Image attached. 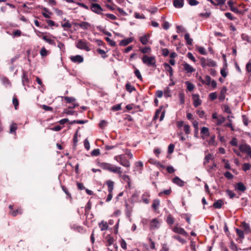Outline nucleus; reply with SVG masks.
<instances>
[{"instance_id": "obj_45", "label": "nucleus", "mask_w": 251, "mask_h": 251, "mask_svg": "<svg viewBox=\"0 0 251 251\" xmlns=\"http://www.w3.org/2000/svg\"><path fill=\"white\" fill-rule=\"evenodd\" d=\"M197 50L201 54L206 55L207 52L204 48L201 46H196Z\"/></svg>"}, {"instance_id": "obj_52", "label": "nucleus", "mask_w": 251, "mask_h": 251, "mask_svg": "<svg viewBox=\"0 0 251 251\" xmlns=\"http://www.w3.org/2000/svg\"><path fill=\"white\" fill-rule=\"evenodd\" d=\"M11 35L13 36V37H18L21 36L22 32L19 29H17L13 32Z\"/></svg>"}, {"instance_id": "obj_27", "label": "nucleus", "mask_w": 251, "mask_h": 251, "mask_svg": "<svg viewBox=\"0 0 251 251\" xmlns=\"http://www.w3.org/2000/svg\"><path fill=\"white\" fill-rule=\"evenodd\" d=\"M160 204V200L158 199H155L153 201L151 205V207L153 209L154 212H157Z\"/></svg>"}, {"instance_id": "obj_63", "label": "nucleus", "mask_w": 251, "mask_h": 251, "mask_svg": "<svg viewBox=\"0 0 251 251\" xmlns=\"http://www.w3.org/2000/svg\"><path fill=\"white\" fill-rule=\"evenodd\" d=\"M230 244L229 246L230 248L234 251H237V247L236 245L234 243V242L233 241V240H231L230 241Z\"/></svg>"}, {"instance_id": "obj_48", "label": "nucleus", "mask_w": 251, "mask_h": 251, "mask_svg": "<svg viewBox=\"0 0 251 251\" xmlns=\"http://www.w3.org/2000/svg\"><path fill=\"white\" fill-rule=\"evenodd\" d=\"M185 83L187 86V89L189 91L191 92L193 90V89L195 88V86L193 83L188 81H186Z\"/></svg>"}, {"instance_id": "obj_47", "label": "nucleus", "mask_w": 251, "mask_h": 251, "mask_svg": "<svg viewBox=\"0 0 251 251\" xmlns=\"http://www.w3.org/2000/svg\"><path fill=\"white\" fill-rule=\"evenodd\" d=\"M213 157L211 154L209 153L207 155H206L204 157V160L203 164L204 165H206L209 162L210 160H212Z\"/></svg>"}, {"instance_id": "obj_50", "label": "nucleus", "mask_w": 251, "mask_h": 251, "mask_svg": "<svg viewBox=\"0 0 251 251\" xmlns=\"http://www.w3.org/2000/svg\"><path fill=\"white\" fill-rule=\"evenodd\" d=\"M63 98L68 103H73L75 100V98L74 97H64Z\"/></svg>"}, {"instance_id": "obj_61", "label": "nucleus", "mask_w": 251, "mask_h": 251, "mask_svg": "<svg viewBox=\"0 0 251 251\" xmlns=\"http://www.w3.org/2000/svg\"><path fill=\"white\" fill-rule=\"evenodd\" d=\"M192 123L195 131L198 132L199 130V122L196 120H193L192 121Z\"/></svg>"}, {"instance_id": "obj_28", "label": "nucleus", "mask_w": 251, "mask_h": 251, "mask_svg": "<svg viewBox=\"0 0 251 251\" xmlns=\"http://www.w3.org/2000/svg\"><path fill=\"white\" fill-rule=\"evenodd\" d=\"M149 39L150 35L147 34L144 36H141L139 38V40L143 45H146L149 42Z\"/></svg>"}, {"instance_id": "obj_26", "label": "nucleus", "mask_w": 251, "mask_h": 251, "mask_svg": "<svg viewBox=\"0 0 251 251\" xmlns=\"http://www.w3.org/2000/svg\"><path fill=\"white\" fill-rule=\"evenodd\" d=\"M235 231L237 236L239 238V239H237V241H238L239 243H242V240L244 238V231L238 228H235Z\"/></svg>"}, {"instance_id": "obj_9", "label": "nucleus", "mask_w": 251, "mask_h": 251, "mask_svg": "<svg viewBox=\"0 0 251 251\" xmlns=\"http://www.w3.org/2000/svg\"><path fill=\"white\" fill-rule=\"evenodd\" d=\"M212 118L213 120H216L215 124L217 126L221 125L225 121L226 118L222 115H218L216 112L212 114Z\"/></svg>"}, {"instance_id": "obj_6", "label": "nucleus", "mask_w": 251, "mask_h": 251, "mask_svg": "<svg viewBox=\"0 0 251 251\" xmlns=\"http://www.w3.org/2000/svg\"><path fill=\"white\" fill-rule=\"evenodd\" d=\"M201 65L202 67H215L216 66V63L214 60L211 59H205L202 57L200 60Z\"/></svg>"}, {"instance_id": "obj_40", "label": "nucleus", "mask_w": 251, "mask_h": 251, "mask_svg": "<svg viewBox=\"0 0 251 251\" xmlns=\"http://www.w3.org/2000/svg\"><path fill=\"white\" fill-rule=\"evenodd\" d=\"M184 39L186 42V44L188 45H192L193 42V39L190 38L189 33H187L184 35Z\"/></svg>"}, {"instance_id": "obj_55", "label": "nucleus", "mask_w": 251, "mask_h": 251, "mask_svg": "<svg viewBox=\"0 0 251 251\" xmlns=\"http://www.w3.org/2000/svg\"><path fill=\"white\" fill-rule=\"evenodd\" d=\"M49 53V51L46 49L45 47L42 48L40 50V54L41 55L44 57L48 55Z\"/></svg>"}, {"instance_id": "obj_18", "label": "nucleus", "mask_w": 251, "mask_h": 251, "mask_svg": "<svg viewBox=\"0 0 251 251\" xmlns=\"http://www.w3.org/2000/svg\"><path fill=\"white\" fill-rule=\"evenodd\" d=\"M41 13L42 15L46 18H51L53 13L47 8L43 7L41 8Z\"/></svg>"}, {"instance_id": "obj_2", "label": "nucleus", "mask_w": 251, "mask_h": 251, "mask_svg": "<svg viewBox=\"0 0 251 251\" xmlns=\"http://www.w3.org/2000/svg\"><path fill=\"white\" fill-rule=\"evenodd\" d=\"M100 166L104 170H108L114 173L122 174L121 168L113 164L103 162L100 164Z\"/></svg>"}, {"instance_id": "obj_42", "label": "nucleus", "mask_w": 251, "mask_h": 251, "mask_svg": "<svg viewBox=\"0 0 251 251\" xmlns=\"http://www.w3.org/2000/svg\"><path fill=\"white\" fill-rule=\"evenodd\" d=\"M138 108V107L135 106L133 104H130L126 105V110H133V111L132 112V113H134L136 111H137V109Z\"/></svg>"}, {"instance_id": "obj_37", "label": "nucleus", "mask_w": 251, "mask_h": 251, "mask_svg": "<svg viewBox=\"0 0 251 251\" xmlns=\"http://www.w3.org/2000/svg\"><path fill=\"white\" fill-rule=\"evenodd\" d=\"M102 16L105 17V19L107 20H115L117 17L115 15L112 14H102Z\"/></svg>"}, {"instance_id": "obj_43", "label": "nucleus", "mask_w": 251, "mask_h": 251, "mask_svg": "<svg viewBox=\"0 0 251 251\" xmlns=\"http://www.w3.org/2000/svg\"><path fill=\"white\" fill-rule=\"evenodd\" d=\"M201 134H204L206 137H208L210 135L209 129L206 127H202L201 128Z\"/></svg>"}, {"instance_id": "obj_56", "label": "nucleus", "mask_w": 251, "mask_h": 251, "mask_svg": "<svg viewBox=\"0 0 251 251\" xmlns=\"http://www.w3.org/2000/svg\"><path fill=\"white\" fill-rule=\"evenodd\" d=\"M183 130L186 134H189L191 132L190 126L187 124L184 125Z\"/></svg>"}, {"instance_id": "obj_11", "label": "nucleus", "mask_w": 251, "mask_h": 251, "mask_svg": "<svg viewBox=\"0 0 251 251\" xmlns=\"http://www.w3.org/2000/svg\"><path fill=\"white\" fill-rule=\"evenodd\" d=\"M172 229L173 231L176 233L181 234L185 237L188 236L187 232L183 228L179 227L178 226V224H176V225L173 227Z\"/></svg>"}, {"instance_id": "obj_21", "label": "nucleus", "mask_w": 251, "mask_h": 251, "mask_svg": "<svg viewBox=\"0 0 251 251\" xmlns=\"http://www.w3.org/2000/svg\"><path fill=\"white\" fill-rule=\"evenodd\" d=\"M115 160L123 166H126V156L125 154H121L115 156Z\"/></svg>"}, {"instance_id": "obj_57", "label": "nucleus", "mask_w": 251, "mask_h": 251, "mask_svg": "<svg viewBox=\"0 0 251 251\" xmlns=\"http://www.w3.org/2000/svg\"><path fill=\"white\" fill-rule=\"evenodd\" d=\"M12 102L15 109H17L19 106V100L16 96H14Z\"/></svg>"}, {"instance_id": "obj_49", "label": "nucleus", "mask_w": 251, "mask_h": 251, "mask_svg": "<svg viewBox=\"0 0 251 251\" xmlns=\"http://www.w3.org/2000/svg\"><path fill=\"white\" fill-rule=\"evenodd\" d=\"M173 238L179 241L181 244H183L186 243V240L182 238L179 235H175L173 236Z\"/></svg>"}, {"instance_id": "obj_33", "label": "nucleus", "mask_w": 251, "mask_h": 251, "mask_svg": "<svg viewBox=\"0 0 251 251\" xmlns=\"http://www.w3.org/2000/svg\"><path fill=\"white\" fill-rule=\"evenodd\" d=\"M173 4L176 8H181L184 4V0H173Z\"/></svg>"}, {"instance_id": "obj_46", "label": "nucleus", "mask_w": 251, "mask_h": 251, "mask_svg": "<svg viewBox=\"0 0 251 251\" xmlns=\"http://www.w3.org/2000/svg\"><path fill=\"white\" fill-rule=\"evenodd\" d=\"M166 222L169 225H172L174 223V219L172 215L169 214L167 216Z\"/></svg>"}, {"instance_id": "obj_23", "label": "nucleus", "mask_w": 251, "mask_h": 251, "mask_svg": "<svg viewBox=\"0 0 251 251\" xmlns=\"http://www.w3.org/2000/svg\"><path fill=\"white\" fill-rule=\"evenodd\" d=\"M61 25L64 30H68L72 27V24L70 23L69 20L66 18L61 23Z\"/></svg>"}, {"instance_id": "obj_53", "label": "nucleus", "mask_w": 251, "mask_h": 251, "mask_svg": "<svg viewBox=\"0 0 251 251\" xmlns=\"http://www.w3.org/2000/svg\"><path fill=\"white\" fill-rule=\"evenodd\" d=\"M215 138V135H212L210 137V139L208 141V143L209 145L216 146Z\"/></svg>"}, {"instance_id": "obj_38", "label": "nucleus", "mask_w": 251, "mask_h": 251, "mask_svg": "<svg viewBox=\"0 0 251 251\" xmlns=\"http://www.w3.org/2000/svg\"><path fill=\"white\" fill-rule=\"evenodd\" d=\"M99 227L101 230H106L108 227V226L106 222H104L103 221H101L99 225Z\"/></svg>"}, {"instance_id": "obj_3", "label": "nucleus", "mask_w": 251, "mask_h": 251, "mask_svg": "<svg viewBox=\"0 0 251 251\" xmlns=\"http://www.w3.org/2000/svg\"><path fill=\"white\" fill-rule=\"evenodd\" d=\"M143 63L150 67H156V59L155 56H149L147 55H144L141 58Z\"/></svg>"}, {"instance_id": "obj_13", "label": "nucleus", "mask_w": 251, "mask_h": 251, "mask_svg": "<svg viewBox=\"0 0 251 251\" xmlns=\"http://www.w3.org/2000/svg\"><path fill=\"white\" fill-rule=\"evenodd\" d=\"M210 83L213 88H215L217 87V83L215 80H213L211 81V78L209 75L205 76L203 84L209 86Z\"/></svg>"}, {"instance_id": "obj_14", "label": "nucleus", "mask_w": 251, "mask_h": 251, "mask_svg": "<svg viewBox=\"0 0 251 251\" xmlns=\"http://www.w3.org/2000/svg\"><path fill=\"white\" fill-rule=\"evenodd\" d=\"M160 226V222L157 219L155 218L150 221L149 227L151 230H154L158 228Z\"/></svg>"}, {"instance_id": "obj_10", "label": "nucleus", "mask_w": 251, "mask_h": 251, "mask_svg": "<svg viewBox=\"0 0 251 251\" xmlns=\"http://www.w3.org/2000/svg\"><path fill=\"white\" fill-rule=\"evenodd\" d=\"M90 9L94 13L102 15V8L99 4L92 3L90 5Z\"/></svg>"}, {"instance_id": "obj_35", "label": "nucleus", "mask_w": 251, "mask_h": 251, "mask_svg": "<svg viewBox=\"0 0 251 251\" xmlns=\"http://www.w3.org/2000/svg\"><path fill=\"white\" fill-rule=\"evenodd\" d=\"M150 197V194L149 192L144 193L142 196V201L146 204L149 203V198Z\"/></svg>"}, {"instance_id": "obj_30", "label": "nucleus", "mask_w": 251, "mask_h": 251, "mask_svg": "<svg viewBox=\"0 0 251 251\" xmlns=\"http://www.w3.org/2000/svg\"><path fill=\"white\" fill-rule=\"evenodd\" d=\"M241 226L244 229L246 234H249L251 232V229L249 225L245 222H243L241 223Z\"/></svg>"}, {"instance_id": "obj_31", "label": "nucleus", "mask_w": 251, "mask_h": 251, "mask_svg": "<svg viewBox=\"0 0 251 251\" xmlns=\"http://www.w3.org/2000/svg\"><path fill=\"white\" fill-rule=\"evenodd\" d=\"M227 4H228V5L229 6V8L230 9L236 13H239V10L238 9V8L236 7H234L233 6V4H234V2L232 0H229L227 2Z\"/></svg>"}, {"instance_id": "obj_25", "label": "nucleus", "mask_w": 251, "mask_h": 251, "mask_svg": "<svg viewBox=\"0 0 251 251\" xmlns=\"http://www.w3.org/2000/svg\"><path fill=\"white\" fill-rule=\"evenodd\" d=\"M161 110H162V107H160L159 109H157L156 111L155 115L154 116V120H156L158 118L159 115L160 113H161V114L160 117V121H161L163 119V118L164 117L165 111V110H163L162 112H161Z\"/></svg>"}, {"instance_id": "obj_19", "label": "nucleus", "mask_w": 251, "mask_h": 251, "mask_svg": "<svg viewBox=\"0 0 251 251\" xmlns=\"http://www.w3.org/2000/svg\"><path fill=\"white\" fill-rule=\"evenodd\" d=\"M69 58L73 62L77 64L82 63L84 60L83 57L80 55L71 56Z\"/></svg>"}, {"instance_id": "obj_54", "label": "nucleus", "mask_w": 251, "mask_h": 251, "mask_svg": "<svg viewBox=\"0 0 251 251\" xmlns=\"http://www.w3.org/2000/svg\"><path fill=\"white\" fill-rule=\"evenodd\" d=\"M46 23L48 24V26L50 27L55 26L58 27L59 25L58 24H56L55 22L51 20H46Z\"/></svg>"}, {"instance_id": "obj_34", "label": "nucleus", "mask_w": 251, "mask_h": 251, "mask_svg": "<svg viewBox=\"0 0 251 251\" xmlns=\"http://www.w3.org/2000/svg\"><path fill=\"white\" fill-rule=\"evenodd\" d=\"M235 188V189L241 192H244L246 190V187L242 182L237 183L236 184Z\"/></svg>"}, {"instance_id": "obj_58", "label": "nucleus", "mask_w": 251, "mask_h": 251, "mask_svg": "<svg viewBox=\"0 0 251 251\" xmlns=\"http://www.w3.org/2000/svg\"><path fill=\"white\" fill-rule=\"evenodd\" d=\"M17 124H15V123H13L10 126V133H15L16 132V130H17Z\"/></svg>"}, {"instance_id": "obj_59", "label": "nucleus", "mask_w": 251, "mask_h": 251, "mask_svg": "<svg viewBox=\"0 0 251 251\" xmlns=\"http://www.w3.org/2000/svg\"><path fill=\"white\" fill-rule=\"evenodd\" d=\"M172 192V190L171 189H168V190H165L162 192H161L159 193L158 195L160 196V197H161L162 196L163 194H165L166 195H170L171 194Z\"/></svg>"}, {"instance_id": "obj_39", "label": "nucleus", "mask_w": 251, "mask_h": 251, "mask_svg": "<svg viewBox=\"0 0 251 251\" xmlns=\"http://www.w3.org/2000/svg\"><path fill=\"white\" fill-rule=\"evenodd\" d=\"M224 204V202L222 200H219L215 201L213 203V207L215 208H220L222 207V205Z\"/></svg>"}, {"instance_id": "obj_29", "label": "nucleus", "mask_w": 251, "mask_h": 251, "mask_svg": "<svg viewBox=\"0 0 251 251\" xmlns=\"http://www.w3.org/2000/svg\"><path fill=\"white\" fill-rule=\"evenodd\" d=\"M173 182L179 186L182 187L185 182L178 176H176L173 179Z\"/></svg>"}, {"instance_id": "obj_44", "label": "nucleus", "mask_w": 251, "mask_h": 251, "mask_svg": "<svg viewBox=\"0 0 251 251\" xmlns=\"http://www.w3.org/2000/svg\"><path fill=\"white\" fill-rule=\"evenodd\" d=\"M61 188H62V190L64 192V193L67 195V198L69 199V200H72V196H71V194H70V193L68 191V189H67V188H66L65 186L64 185H62L61 186Z\"/></svg>"}, {"instance_id": "obj_20", "label": "nucleus", "mask_w": 251, "mask_h": 251, "mask_svg": "<svg viewBox=\"0 0 251 251\" xmlns=\"http://www.w3.org/2000/svg\"><path fill=\"white\" fill-rule=\"evenodd\" d=\"M192 100L193 101V105L195 107L201 105V100L200 99L199 95L198 94H193Z\"/></svg>"}, {"instance_id": "obj_62", "label": "nucleus", "mask_w": 251, "mask_h": 251, "mask_svg": "<svg viewBox=\"0 0 251 251\" xmlns=\"http://www.w3.org/2000/svg\"><path fill=\"white\" fill-rule=\"evenodd\" d=\"M96 51L99 54L101 55L102 57L105 58L106 57V52L104 50L100 49H98Z\"/></svg>"}, {"instance_id": "obj_24", "label": "nucleus", "mask_w": 251, "mask_h": 251, "mask_svg": "<svg viewBox=\"0 0 251 251\" xmlns=\"http://www.w3.org/2000/svg\"><path fill=\"white\" fill-rule=\"evenodd\" d=\"M22 83L24 86H29L30 81L26 72H24L22 75Z\"/></svg>"}, {"instance_id": "obj_60", "label": "nucleus", "mask_w": 251, "mask_h": 251, "mask_svg": "<svg viewBox=\"0 0 251 251\" xmlns=\"http://www.w3.org/2000/svg\"><path fill=\"white\" fill-rule=\"evenodd\" d=\"M222 162L225 163L224 167L226 169L228 170L231 169L230 164L227 160H226V159H223Z\"/></svg>"}, {"instance_id": "obj_22", "label": "nucleus", "mask_w": 251, "mask_h": 251, "mask_svg": "<svg viewBox=\"0 0 251 251\" xmlns=\"http://www.w3.org/2000/svg\"><path fill=\"white\" fill-rule=\"evenodd\" d=\"M139 51L144 54V55H147V54L151 53V48L149 46H147L144 47H139Z\"/></svg>"}, {"instance_id": "obj_7", "label": "nucleus", "mask_w": 251, "mask_h": 251, "mask_svg": "<svg viewBox=\"0 0 251 251\" xmlns=\"http://www.w3.org/2000/svg\"><path fill=\"white\" fill-rule=\"evenodd\" d=\"M56 37L49 33L45 32V36L43 37V40L49 43L50 45L55 46V39Z\"/></svg>"}, {"instance_id": "obj_15", "label": "nucleus", "mask_w": 251, "mask_h": 251, "mask_svg": "<svg viewBox=\"0 0 251 251\" xmlns=\"http://www.w3.org/2000/svg\"><path fill=\"white\" fill-rule=\"evenodd\" d=\"M14 205H10L9 206V209L11 210L9 213L12 216L15 217L18 214H21L22 213V210L21 208L18 207L16 210H14Z\"/></svg>"}, {"instance_id": "obj_36", "label": "nucleus", "mask_w": 251, "mask_h": 251, "mask_svg": "<svg viewBox=\"0 0 251 251\" xmlns=\"http://www.w3.org/2000/svg\"><path fill=\"white\" fill-rule=\"evenodd\" d=\"M164 67L165 70L169 73L170 76H172L173 75V70L170 65L169 64L165 63L164 64Z\"/></svg>"}, {"instance_id": "obj_32", "label": "nucleus", "mask_w": 251, "mask_h": 251, "mask_svg": "<svg viewBox=\"0 0 251 251\" xmlns=\"http://www.w3.org/2000/svg\"><path fill=\"white\" fill-rule=\"evenodd\" d=\"M227 89L226 87H224L221 90L220 95L219 96V100L223 101L225 100L226 97V93Z\"/></svg>"}, {"instance_id": "obj_64", "label": "nucleus", "mask_w": 251, "mask_h": 251, "mask_svg": "<svg viewBox=\"0 0 251 251\" xmlns=\"http://www.w3.org/2000/svg\"><path fill=\"white\" fill-rule=\"evenodd\" d=\"M126 91L131 93L132 91H136L135 87L130 84H126Z\"/></svg>"}, {"instance_id": "obj_16", "label": "nucleus", "mask_w": 251, "mask_h": 251, "mask_svg": "<svg viewBox=\"0 0 251 251\" xmlns=\"http://www.w3.org/2000/svg\"><path fill=\"white\" fill-rule=\"evenodd\" d=\"M239 150L242 152H245L249 154L251 153V148L247 144H244L240 145L239 146Z\"/></svg>"}, {"instance_id": "obj_17", "label": "nucleus", "mask_w": 251, "mask_h": 251, "mask_svg": "<svg viewBox=\"0 0 251 251\" xmlns=\"http://www.w3.org/2000/svg\"><path fill=\"white\" fill-rule=\"evenodd\" d=\"M182 65L183 67V70L186 73L192 74L195 71V69L186 62H184Z\"/></svg>"}, {"instance_id": "obj_4", "label": "nucleus", "mask_w": 251, "mask_h": 251, "mask_svg": "<svg viewBox=\"0 0 251 251\" xmlns=\"http://www.w3.org/2000/svg\"><path fill=\"white\" fill-rule=\"evenodd\" d=\"M90 43L82 39H79L76 43V47L80 50L86 51L90 50Z\"/></svg>"}, {"instance_id": "obj_41", "label": "nucleus", "mask_w": 251, "mask_h": 251, "mask_svg": "<svg viewBox=\"0 0 251 251\" xmlns=\"http://www.w3.org/2000/svg\"><path fill=\"white\" fill-rule=\"evenodd\" d=\"M230 117L231 118H234L233 116H228L227 117V119L228 121V123H226V125H225V126H226V127H229L230 128V129H231V130L232 131H234V127L232 125V121L231 120H230Z\"/></svg>"}, {"instance_id": "obj_5", "label": "nucleus", "mask_w": 251, "mask_h": 251, "mask_svg": "<svg viewBox=\"0 0 251 251\" xmlns=\"http://www.w3.org/2000/svg\"><path fill=\"white\" fill-rule=\"evenodd\" d=\"M106 184L107 185L108 191L109 192L106 201L108 202L111 200L113 197L112 192L114 188V182L110 180H108L106 181Z\"/></svg>"}, {"instance_id": "obj_1", "label": "nucleus", "mask_w": 251, "mask_h": 251, "mask_svg": "<svg viewBox=\"0 0 251 251\" xmlns=\"http://www.w3.org/2000/svg\"><path fill=\"white\" fill-rule=\"evenodd\" d=\"M103 242L107 247L109 251H113L117 247L115 242V236L113 234L104 235L103 236Z\"/></svg>"}, {"instance_id": "obj_8", "label": "nucleus", "mask_w": 251, "mask_h": 251, "mask_svg": "<svg viewBox=\"0 0 251 251\" xmlns=\"http://www.w3.org/2000/svg\"><path fill=\"white\" fill-rule=\"evenodd\" d=\"M56 37L49 33L45 32V36L43 37V40L49 43L50 45L55 46V39Z\"/></svg>"}, {"instance_id": "obj_51", "label": "nucleus", "mask_w": 251, "mask_h": 251, "mask_svg": "<svg viewBox=\"0 0 251 251\" xmlns=\"http://www.w3.org/2000/svg\"><path fill=\"white\" fill-rule=\"evenodd\" d=\"M178 98L179 102L181 104H183L185 102V95L183 93H179L178 94Z\"/></svg>"}, {"instance_id": "obj_12", "label": "nucleus", "mask_w": 251, "mask_h": 251, "mask_svg": "<svg viewBox=\"0 0 251 251\" xmlns=\"http://www.w3.org/2000/svg\"><path fill=\"white\" fill-rule=\"evenodd\" d=\"M75 26H79L83 30H90L92 28V25L87 22L81 21L79 23L74 24Z\"/></svg>"}]
</instances>
